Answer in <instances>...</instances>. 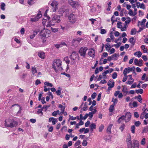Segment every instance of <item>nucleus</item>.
Returning <instances> with one entry per match:
<instances>
[{"instance_id": "49530a36", "label": "nucleus", "mask_w": 148, "mask_h": 148, "mask_svg": "<svg viewBox=\"0 0 148 148\" xmlns=\"http://www.w3.org/2000/svg\"><path fill=\"white\" fill-rule=\"evenodd\" d=\"M34 0H29L27 1V3L29 5L33 4L34 3Z\"/></svg>"}, {"instance_id": "a211bd4d", "label": "nucleus", "mask_w": 148, "mask_h": 148, "mask_svg": "<svg viewBox=\"0 0 148 148\" xmlns=\"http://www.w3.org/2000/svg\"><path fill=\"white\" fill-rule=\"evenodd\" d=\"M38 55L39 57L42 59H44L45 58V53L42 51H40L38 53Z\"/></svg>"}, {"instance_id": "ea45409f", "label": "nucleus", "mask_w": 148, "mask_h": 148, "mask_svg": "<svg viewBox=\"0 0 148 148\" xmlns=\"http://www.w3.org/2000/svg\"><path fill=\"white\" fill-rule=\"evenodd\" d=\"M143 92V89H140L138 90H136V92L137 93H140V94H142Z\"/></svg>"}, {"instance_id": "4d7b16f0", "label": "nucleus", "mask_w": 148, "mask_h": 148, "mask_svg": "<svg viewBox=\"0 0 148 148\" xmlns=\"http://www.w3.org/2000/svg\"><path fill=\"white\" fill-rule=\"evenodd\" d=\"M43 87L44 88V91L45 92H47L49 90L51 89L50 88H47L46 86H44Z\"/></svg>"}, {"instance_id": "f257e3e1", "label": "nucleus", "mask_w": 148, "mask_h": 148, "mask_svg": "<svg viewBox=\"0 0 148 148\" xmlns=\"http://www.w3.org/2000/svg\"><path fill=\"white\" fill-rule=\"evenodd\" d=\"M62 63V62L60 59H56L54 60L52 67L56 73L62 70L63 69Z\"/></svg>"}, {"instance_id": "5fc2aeb1", "label": "nucleus", "mask_w": 148, "mask_h": 148, "mask_svg": "<svg viewBox=\"0 0 148 148\" xmlns=\"http://www.w3.org/2000/svg\"><path fill=\"white\" fill-rule=\"evenodd\" d=\"M82 144L84 146H86L87 144V142L86 141V140H83L82 143Z\"/></svg>"}, {"instance_id": "6e6552de", "label": "nucleus", "mask_w": 148, "mask_h": 148, "mask_svg": "<svg viewBox=\"0 0 148 148\" xmlns=\"http://www.w3.org/2000/svg\"><path fill=\"white\" fill-rule=\"evenodd\" d=\"M126 142L128 148H132V143L131 139V136L130 134H128L127 135Z\"/></svg>"}, {"instance_id": "9b49d317", "label": "nucleus", "mask_w": 148, "mask_h": 148, "mask_svg": "<svg viewBox=\"0 0 148 148\" xmlns=\"http://www.w3.org/2000/svg\"><path fill=\"white\" fill-rule=\"evenodd\" d=\"M14 106H17L19 108V110L17 112V115L18 116H22L23 114L22 113V108L18 105L17 104H15L14 105H13L12 106V107H13Z\"/></svg>"}, {"instance_id": "774afa93", "label": "nucleus", "mask_w": 148, "mask_h": 148, "mask_svg": "<svg viewBox=\"0 0 148 148\" xmlns=\"http://www.w3.org/2000/svg\"><path fill=\"white\" fill-rule=\"evenodd\" d=\"M148 132V127H145L143 130V133Z\"/></svg>"}, {"instance_id": "bb28decb", "label": "nucleus", "mask_w": 148, "mask_h": 148, "mask_svg": "<svg viewBox=\"0 0 148 148\" xmlns=\"http://www.w3.org/2000/svg\"><path fill=\"white\" fill-rule=\"evenodd\" d=\"M142 54L141 52L140 51H136L134 53V55L138 57V58H140Z\"/></svg>"}, {"instance_id": "20e7f679", "label": "nucleus", "mask_w": 148, "mask_h": 148, "mask_svg": "<svg viewBox=\"0 0 148 148\" xmlns=\"http://www.w3.org/2000/svg\"><path fill=\"white\" fill-rule=\"evenodd\" d=\"M88 49L87 47H81L79 51V53L80 54V56L84 58L86 56V51Z\"/></svg>"}, {"instance_id": "473e14b6", "label": "nucleus", "mask_w": 148, "mask_h": 148, "mask_svg": "<svg viewBox=\"0 0 148 148\" xmlns=\"http://www.w3.org/2000/svg\"><path fill=\"white\" fill-rule=\"evenodd\" d=\"M123 88L122 89V92L124 93H125L126 94L128 93L127 92V87L125 86H123Z\"/></svg>"}, {"instance_id": "79ce46f5", "label": "nucleus", "mask_w": 148, "mask_h": 148, "mask_svg": "<svg viewBox=\"0 0 148 148\" xmlns=\"http://www.w3.org/2000/svg\"><path fill=\"white\" fill-rule=\"evenodd\" d=\"M104 126L103 124H101L99 128V131L100 132H101L104 129Z\"/></svg>"}, {"instance_id": "e2e57ef3", "label": "nucleus", "mask_w": 148, "mask_h": 148, "mask_svg": "<svg viewBox=\"0 0 148 148\" xmlns=\"http://www.w3.org/2000/svg\"><path fill=\"white\" fill-rule=\"evenodd\" d=\"M128 20H126L125 21V23L126 24H128L130 23L131 21V19L130 17H128Z\"/></svg>"}, {"instance_id": "c03bdc74", "label": "nucleus", "mask_w": 148, "mask_h": 148, "mask_svg": "<svg viewBox=\"0 0 148 148\" xmlns=\"http://www.w3.org/2000/svg\"><path fill=\"white\" fill-rule=\"evenodd\" d=\"M69 118L68 120V121H69L70 120L72 121L75 120L76 119V117H74L73 116H71L70 115H69Z\"/></svg>"}, {"instance_id": "680f3d73", "label": "nucleus", "mask_w": 148, "mask_h": 148, "mask_svg": "<svg viewBox=\"0 0 148 148\" xmlns=\"http://www.w3.org/2000/svg\"><path fill=\"white\" fill-rule=\"evenodd\" d=\"M97 95V94L96 92L93 93L91 95V97L92 99H94Z\"/></svg>"}, {"instance_id": "5701e85b", "label": "nucleus", "mask_w": 148, "mask_h": 148, "mask_svg": "<svg viewBox=\"0 0 148 148\" xmlns=\"http://www.w3.org/2000/svg\"><path fill=\"white\" fill-rule=\"evenodd\" d=\"M112 125L110 124L109 125L107 129V132L108 134H111V129L112 127Z\"/></svg>"}, {"instance_id": "9d476101", "label": "nucleus", "mask_w": 148, "mask_h": 148, "mask_svg": "<svg viewBox=\"0 0 148 148\" xmlns=\"http://www.w3.org/2000/svg\"><path fill=\"white\" fill-rule=\"evenodd\" d=\"M88 54L90 57L94 58L95 56L94 49L93 48L89 49L88 52Z\"/></svg>"}, {"instance_id": "f03ea898", "label": "nucleus", "mask_w": 148, "mask_h": 148, "mask_svg": "<svg viewBox=\"0 0 148 148\" xmlns=\"http://www.w3.org/2000/svg\"><path fill=\"white\" fill-rule=\"evenodd\" d=\"M17 122L14 121L12 118H10L5 119L4 123L5 127L12 128L18 125Z\"/></svg>"}, {"instance_id": "ddd939ff", "label": "nucleus", "mask_w": 148, "mask_h": 148, "mask_svg": "<svg viewBox=\"0 0 148 148\" xmlns=\"http://www.w3.org/2000/svg\"><path fill=\"white\" fill-rule=\"evenodd\" d=\"M125 116V121L126 122H129L130 120L131 117V114L130 112H127Z\"/></svg>"}, {"instance_id": "2eb2a0df", "label": "nucleus", "mask_w": 148, "mask_h": 148, "mask_svg": "<svg viewBox=\"0 0 148 148\" xmlns=\"http://www.w3.org/2000/svg\"><path fill=\"white\" fill-rule=\"evenodd\" d=\"M77 56V53L74 51L73 52L70 56V58L73 60L76 59Z\"/></svg>"}, {"instance_id": "69168bd1", "label": "nucleus", "mask_w": 148, "mask_h": 148, "mask_svg": "<svg viewBox=\"0 0 148 148\" xmlns=\"http://www.w3.org/2000/svg\"><path fill=\"white\" fill-rule=\"evenodd\" d=\"M117 77V74L116 72L114 73L112 75V77L113 79H116Z\"/></svg>"}, {"instance_id": "338daca9", "label": "nucleus", "mask_w": 148, "mask_h": 148, "mask_svg": "<svg viewBox=\"0 0 148 148\" xmlns=\"http://www.w3.org/2000/svg\"><path fill=\"white\" fill-rule=\"evenodd\" d=\"M117 27L119 28H122V27L121 25V22L118 23H117Z\"/></svg>"}, {"instance_id": "13d9d810", "label": "nucleus", "mask_w": 148, "mask_h": 148, "mask_svg": "<svg viewBox=\"0 0 148 148\" xmlns=\"http://www.w3.org/2000/svg\"><path fill=\"white\" fill-rule=\"evenodd\" d=\"M57 122L58 120L57 119L54 118L52 121V123L53 125H55Z\"/></svg>"}, {"instance_id": "412c9836", "label": "nucleus", "mask_w": 148, "mask_h": 148, "mask_svg": "<svg viewBox=\"0 0 148 148\" xmlns=\"http://www.w3.org/2000/svg\"><path fill=\"white\" fill-rule=\"evenodd\" d=\"M55 23L52 20L50 21H48L47 23V24L46 25V27H50L54 25L55 24Z\"/></svg>"}, {"instance_id": "b1692460", "label": "nucleus", "mask_w": 148, "mask_h": 148, "mask_svg": "<svg viewBox=\"0 0 148 148\" xmlns=\"http://www.w3.org/2000/svg\"><path fill=\"white\" fill-rule=\"evenodd\" d=\"M64 60L66 62V63L67 64V68H68V64H69L70 60L69 59V58L68 56H66L65 57L64 59Z\"/></svg>"}, {"instance_id": "a19ab883", "label": "nucleus", "mask_w": 148, "mask_h": 148, "mask_svg": "<svg viewBox=\"0 0 148 148\" xmlns=\"http://www.w3.org/2000/svg\"><path fill=\"white\" fill-rule=\"evenodd\" d=\"M138 101L140 103L142 102V99L141 98V96L140 95H139L137 97Z\"/></svg>"}, {"instance_id": "cd10ccee", "label": "nucleus", "mask_w": 148, "mask_h": 148, "mask_svg": "<svg viewBox=\"0 0 148 148\" xmlns=\"http://www.w3.org/2000/svg\"><path fill=\"white\" fill-rule=\"evenodd\" d=\"M0 6V8L2 10L4 11L5 10V4L4 3H1Z\"/></svg>"}, {"instance_id": "f3484780", "label": "nucleus", "mask_w": 148, "mask_h": 148, "mask_svg": "<svg viewBox=\"0 0 148 148\" xmlns=\"http://www.w3.org/2000/svg\"><path fill=\"white\" fill-rule=\"evenodd\" d=\"M131 71V70L130 69V67H128L127 68H126L124 69L123 71V73L124 76H126L127 73H129Z\"/></svg>"}, {"instance_id": "423d86ee", "label": "nucleus", "mask_w": 148, "mask_h": 148, "mask_svg": "<svg viewBox=\"0 0 148 148\" xmlns=\"http://www.w3.org/2000/svg\"><path fill=\"white\" fill-rule=\"evenodd\" d=\"M58 3L57 2L53 1L51 3V5L52 7V10L53 12H55L58 10Z\"/></svg>"}, {"instance_id": "3c124183", "label": "nucleus", "mask_w": 148, "mask_h": 148, "mask_svg": "<svg viewBox=\"0 0 148 148\" xmlns=\"http://www.w3.org/2000/svg\"><path fill=\"white\" fill-rule=\"evenodd\" d=\"M145 144V138H143L141 140V144L143 145H144Z\"/></svg>"}, {"instance_id": "a18cd8bd", "label": "nucleus", "mask_w": 148, "mask_h": 148, "mask_svg": "<svg viewBox=\"0 0 148 148\" xmlns=\"http://www.w3.org/2000/svg\"><path fill=\"white\" fill-rule=\"evenodd\" d=\"M112 101L113 102L114 105H115L117 103L118 100L117 99H115L114 98H113L112 99Z\"/></svg>"}, {"instance_id": "f704fd0d", "label": "nucleus", "mask_w": 148, "mask_h": 148, "mask_svg": "<svg viewBox=\"0 0 148 148\" xmlns=\"http://www.w3.org/2000/svg\"><path fill=\"white\" fill-rule=\"evenodd\" d=\"M44 84L45 86H47L48 87H52L53 86V85L52 84L48 82H44Z\"/></svg>"}, {"instance_id": "8fccbe9b", "label": "nucleus", "mask_w": 148, "mask_h": 148, "mask_svg": "<svg viewBox=\"0 0 148 148\" xmlns=\"http://www.w3.org/2000/svg\"><path fill=\"white\" fill-rule=\"evenodd\" d=\"M141 124L140 122L139 121H136L134 122V125L137 127L139 126Z\"/></svg>"}, {"instance_id": "e433bc0d", "label": "nucleus", "mask_w": 148, "mask_h": 148, "mask_svg": "<svg viewBox=\"0 0 148 148\" xmlns=\"http://www.w3.org/2000/svg\"><path fill=\"white\" fill-rule=\"evenodd\" d=\"M136 30L135 28L132 29L131 30L130 34L131 35H135L136 34Z\"/></svg>"}, {"instance_id": "c9c22d12", "label": "nucleus", "mask_w": 148, "mask_h": 148, "mask_svg": "<svg viewBox=\"0 0 148 148\" xmlns=\"http://www.w3.org/2000/svg\"><path fill=\"white\" fill-rule=\"evenodd\" d=\"M123 120H125V116H124L123 115L121 116L118 119V122L119 123H120Z\"/></svg>"}, {"instance_id": "2f4dec72", "label": "nucleus", "mask_w": 148, "mask_h": 148, "mask_svg": "<svg viewBox=\"0 0 148 148\" xmlns=\"http://www.w3.org/2000/svg\"><path fill=\"white\" fill-rule=\"evenodd\" d=\"M130 42L132 44V45L134 46L135 43V41L134 40V37H132L129 39Z\"/></svg>"}, {"instance_id": "1a4fd4ad", "label": "nucleus", "mask_w": 148, "mask_h": 148, "mask_svg": "<svg viewBox=\"0 0 148 148\" xmlns=\"http://www.w3.org/2000/svg\"><path fill=\"white\" fill-rule=\"evenodd\" d=\"M69 3L74 8H76L79 5V3L78 2L74 1L73 0H69Z\"/></svg>"}, {"instance_id": "de8ad7c7", "label": "nucleus", "mask_w": 148, "mask_h": 148, "mask_svg": "<svg viewBox=\"0 0 148 148\" xmlns=\"http://www.w3.org/2000/svg\"><path fill=\"white\" fill-rule=\"evenodd\" d=\"M51 30L53 32L55 33L58 32V28H53L52 27L51 28Z\"/></svg>"}, {"instance_id": "c756f323", "label": "nucleus", "mask_w": 148, "mask_h": 148, "mask_svg": "<svg viewBox=\"0 0 148 148\" xmlns=\"http://www.w3.org/2000/svg\"><path fill=\"white\" fill-rule=\"evenodd\" d=\"M90 130L92 131L93 129H95L96 128V125L94 123H92L90 126Z\"/></svg>"}, {"instance_id": "72a5a7b5", "label": "nucleus", "mask_w": 148, "mask_h": 148, "mask_svg": "<svg viewBox=\"0 0 148 148\" xmlns=\"http://www.w3.org/2000/svg\"><path fill=\"white\" fill-rule=\"evenodd\" d=\"M83 39L80 38H78L77 39H73L72 41V42L73 43H74L75 41H78V43H79Z\"/></svg>"}, {"instance_id": "0e129e2a", "label": "nucleus", "mask_w": 148, "mask_h": 148, "mask_svg": "<svg viewBox=\"0 0 148 148\" xmlns=\"http://www.w3.org/2000/svg\"><path fill=\"white\" fill-rule=\"evenodd\" d=\"M115 16H113L111 17V21L112 22V24H113L114 22L116 21V20H115Z\"/></svg>"}, {"instance_id": "39448f33", "label": "nucleus", "mask_w": 148, "mask_h": 148, "mask_svg": "<svg viewBox=\"0 0 148 148\" xmlns=\"http://www.w3.org/2000/svg\"><path fill=\"white\" fill-rule=\"evenodd\" d=\"M41 17V12L40 10H39L36 16L34 18H30V21L32 22L38 21Z\"/></svg>"}, {"instance_id": "aec40b11", "label": "nucleus", "mask_w": 148, "mask_h": 148, "mask_svg": "<svg viewBox=\"0 0 148 148\" xmlns=\"http://www.w3.org/2000/svg\"><path fill=\"white\" fill-rule=\"evenodd\" d=\"M64 45H66L64 42H62L60 44H57L55 45V47L57 49L63 47Z\"/></svg>"}, {"instance_id": "f8f14e48", "label": "nucleus", "mask_w": 148, "mask_h": 148, "mask_svg": "<svg viewBox=\"0 0 148 148\" xmlns=\"http://www.w3.org/2000/svg\"><path fill=\"white\" fill-rule=\"evenodd\" d=\"M143 61L141 59H140L138 60V59H135L134 60L135 64L139 66H141L143 65Z\"/></svg>"}, {"instance_id": "6e6d98bb", "label": "nucleus", "mask_w": 148, "mask_h": 148, "mask_svg": "<svg viewBox=\"0 0 148 148\" xmlns=\"http://www.w3.org/2000/svg\"><path fill=\"white\" fill-rule=\"evenodd\" d=\"M81 143V141L80 140H78L75 143L74 145L76 147L79 145Z\"/></svg>"}, {"instance_id": "c85d7f7f", "label": "nucleus", "mask_w": 148, "mask_h": 148, "mask_svg": "<svg viewBox=\"0 0 148 148\" xmlns=\"http://www.w3.org/2000/svg\"><path fill=\"white\" fill-rule=\"evenodd\" d=\"M31 71L33 75H35V74L37 73V71L36 69V68L34 66L32 68Z\"/></svg>"}, {"instance_id": "09e8293b", "label": "nucleus", "mask_w": 148, "mask_h": 148, "mask_svg": "<svg viewBox=\"0 0 148 148\" xmlns=\"http://www.w3.org/2000/svg\"><path fill=\"white\" fill-rule=\"evenodd\" d=\"M135 126L134 125L132 126L131 127V131L132 133H135Z\"/></svg>"}, {"instance_id": "6ab92c4d", "label": "nucleus", "mask_w": 148, "mask_h": 148, "mask_svg": "<svg viewBox=\"0 0 148 148\" xmlns=\"http://www.w3.org/2000/svg\"><path fill=\"white\" fill-rule=\"evenodd\" d=\"M105 48L106 51H109L110 50V49L113 47V45H110L109 43H107L105 45Z\"/></svg>"}, {"instance_id": "864d4df0", "label": "nucleus", "mask_w": 148, "mask_h": 148, "mask_svg": "<svg viewBox=\"0 0 148 148\" xmlns=\"http://www.w3.org/2000/svg\"><path fill=\"white\" fill-rule=\"evenodd\" d=\"M87 107L86 105V103H85L84 105L82 108L83 110L84 111H86L87 110Z\"/></svg>"}, {"instance_id": "393cba45", "label": "nucleus", "mask_w": 148, "mask_h": 148, "mask_svg": "<svg viewBox=\"0 0 148 148\" xmlns=\"http://www.w3.org/2000/svg\"><path fill=\"white\" fill-rule=\"evenodd\" d=\"M130 106L131 108L134 107H137V103L136 101H134L132 104L131 103H130Z\"/></svg>"}, {"instance_id": "052dcab7", "label": "nucleus", "mask_w": 148, "mask_h": 148, "mask_svg": "<svg viewBox=\"0 0 148 148\" xmlns=\"http://www.w3.org/2000/svg\"><path fill=\"white\" fill-rule=\"evenodd\" d=\"M115 51V49L114 48H112L109 51L110 52V54H112L114 53Z\"/></svg>"}, {"instance_id": "4be33fe9", "label": "nucleus", "mask_w": 148, "mask_h": 148, "mask_svg": "<svg viewBox=\"0 0 148 148\" xmlns=\"http://www.w3.org/2000/svg\"><path fill=\"white\" fill-rule=\"evenodd\" d=\"M39 30H37L34 31L33 34L31 35L30 36V38L31 39L34 38L35 36L37 34L38 32H39Z\"/></svg>"}, {"instance_id": "7ed1b4c3", "label": "nucleus", "mask_w": 148, "mask_h": 148, "mask_svg": "<svg viewBox=\"0 0 148 148\" xmlns=\"http://www.w3.org/2000/svg\"><path fill=\"white\" fill-rule=\"evenodd\" d=\"M69 22L71 23L74 24L77 21V16L73 13L71 14L68 16Z\"/></svg>"}, {"instance_id": "603ef678", "label": "nucleus", "mask_w": 148, "mask_h": 148, "mask_svg": "<svg viewBox=\"0 0 148 148\" xmlns=\"http://www.w3.org/2000/svg\"><path fill=\"white\" fill-rule=\"evenodd\" d=\"M121 44L120 42H118L116 44L113 45V46L114 47H115L116 48H117L119 47Z\"/></svg>"}, {"instance_id": "58836bf2", "label": "nucleus", "mask_w": 148, "mask_h": 148, "mask_svg": "<svg viewBox=\"0 0 148 148\" xmlns=\"http://www.w3.org/2000/svg\"><path fill=\"white\" fill-rule=\"evenodd\" d=\"M42 110L41 109H39L37 112V114H38L40 116H42L43 115Z\"/></svg>"}, {"instance_id": "0eeeda50", "label": "nucleus", "mask_w": 148, "mask_h": 148, "mask_svg": "<svg viewBox=\"0 0 148 148\" xmlns=\"http://www.w3.org/2000/svg\"><path fill=\"white\" fill-rule=\"evenodd\" d=\"M52 19L55 23H59L60 21V16L56 14L53 15L52 16Z\"/></svg>"}, {"instance_id": "7c9ffc66", "label": "nucleus", "mask_w": 148, "mask_h": 148, "mask_svg": "<svg viewBox=\"0 0 148 148\" xmlns=\"http://www.w3.org/2000/svg\"><path fill=\"white\" fill-rule=\"evenodd\" d=\"M111 56L113 60H116L117 59V57L119 56V55L118 54L114 53Z\"/></svg>"}, {"instance_id": "bf43d9fd", "label": "nucleus", "mask_w": 148, "mask_h": 148, "mask_svg": "<svg viewBox=\"0 0 148 148\" xmlns=\"http://www.w3.org/2000/svg\"><path fill=\"white\" fill-rule=\"evenodd\" d=\"M64 106H62L61 104H59L58 105V108L60 109H61L65 108V103L64 104Z\"/></svg>"}, {"instance_id": "4468645a", "label": "nucleus", "mask_w": 148, "mask_h": 148, "mask_svg": "<svg viewBox=\"0 0 148 148\" xmlns=\"http://www.w3.org/2000/svg\"><path fill=\"white\" fill-rule=\"evenodd\" d=\"M132 146V148H139L138 142L136 140L133 141Z\"/></svg>"}, {"instance_id": "a878e982", "label": "nucleus", "mask_w": 148, "mask_h": 148, "mask_svg": "<svg viewBox=\"0 0 148 148\" xmlns=\"http://www.w3.org/2000/svg\"><path fill=\"white\" fill-rule=\"evenodd\" d=\"M137 14V12H134V13L132 10L130 9L129 11L128 14L130 16H134Z\"/></svg>"}, {"instance_id": "37998d69", "label": "nucleus", "mask_w": 148, "mask_h": 148, "mask_svg": "<svg viewBox=\"0 0 148 148\" xmlns=\"http://www.w3.org/2000/svg\"><path fill=\"white\" fill-rule=\"evenodd\" d=\"M114 105H111L109 108V111L110 112H112L113 110H114Z\"/></svg>"}, {"instance_id": "dca6fc26", "label": "nucleus", "mask_w": 148, "mask_h": 148, "mask_svg": "<svg viewBox=\"0 0 148 148\" xmlns=\"http://www.w3.org/2000/svg\"><path fill=\"white\" fill-rule=\"evenodd\" d=\"M44 32H45V33H44V34H42V35L43 36H45L47 38L50 36L51 34V32L49 30L46 29Z\"/></svg>"}, {"instance_id": "4c0bfd02", "label": "nucleus", "mask_w": 148, "mask_h": 148, "mask_svg": "<svg viewBox=\"0 0 148 148\" xmlns=\"http://www.w3.org/2000/svg\"><path fill=\"white\" fill-rule=\"evenodd\" d=\"M147 110V109H145L143 112L140 116V118L141 119H143L144 118V115L145 114V111Z\"/></svg>"}]
</instances>
